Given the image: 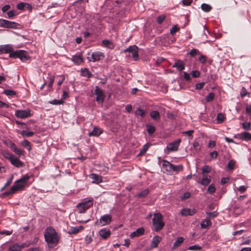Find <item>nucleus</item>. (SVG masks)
I'll list each match as a JSON object with an SVG mask.
<instances>
[{
	"instance_id": "nucleus-39",
	"label": "nucleus",
	"mask_w": 251,
	"mask_h": 251,
	"mask_svg": "<svg viewBox=\"0 0 251 251\" xmlns=\"http://www.w3.org/2000/svg\"><path fill=\"white\" fill-rule=\"evenodd\" d=\"M172 171L178 172L182 171L183 166L181 165H175L172 164Z\"/></svg>"
},
{
	"instance_id": "nucleus-17",
	"label": "nucleus",
	"mask_w": 251,
	"mask_h": 251,
	"mask_svg": "<svg viewBox=\"0 0 251 251\" xmlns=\"http://www.w3.org/2000/svg\"><path fill=\"white\" fill-rule=\"evenodd\" d=\"M93 199L92 198H88L84 199L80 203L84 206L85 209H88L93 205Z\"/></svg>"
},
{
	"instance_id": "nucleus-33",
	"label": "nucleus",
	"mask_w": 251,
	"mask_h": 251,
	"mask_svg": "<svg viewBox=\"0 0 251 251\" xmlns=\"http://www.w3.org/2000/svg\"><path fill=\"white\" fill-rule=\"evenodd\" d=\"M146 126L147 131L149 134L151 135L154 132L155 130V127L151 124L148 123L147 124Z\"/></svg>"
},
{
	"instance_id": "nucleus-18",
	"label": "nucleus",
	"mask_w": 251,
	"mask_h": 251,
	"mask_svg": "<svg viewBox=\"0 0 251 251\" xmlns=\"http://www.w3.org/2000/svg\"><path fill=\"white\" fill-rule=\"evenodd\" d=\"M72 60L76 65L81 64L83 61L81 54H75L73 56Z\"/></svg>"
},
{
	"instance_id": "nucleus-34",
	"label": "nucleus",
	"mask_w": 251,
	"mask_h": 251,
	"mask_svg": "<svg viewBox=\"0 0 251 251\" xmlns=\"http://www.w3.org/2000/svg\"><path fill=\"white\" fill-rule=\"evenodd\" d=\"M225 119V115L222 113H218L217 116V122L218 124L222 123Z\"/></svg>"
},
{
	"instance_id": "nucleus-53",
	"label": "nucleus",
	"mask_w": 251,
	"mask_h": 251,
	"mask_svg": "<svg viewBox=\"0 0 251 251\" xmlns=\"http://www.w3.org/2000/svg\"><path fill=\"white\" fill-rule=\"evenodd\" d=\"M179 29V27L177 25H175L172 28H171V29H170V33L172 35H174Z\"/></svg>"
},
{
	"instance_id": "nucleus-22",
	"label": "nucleus",
	"mask_w": 251,
	"mask_h": 251,
	"mask_svg": "<svg viewBox=\"0 0 251 251\" xmlns=\"http://www.w3.org/2000/svg\"><path fill=\"white\" fill-rule=\"evenodd\" d=\"M161 240V237L158 235L154 236L151 241V247L153 248H157Z\"/></svg>"
},
{
	"instance_id": "nucleus-9",
	"label": "nucleus",
	"mask_w": 251,
	"mask_h": 251,
	"mask_svg": "<svg viewBox=\"0 0 251 251\" xmlns=\"http://www.w3.org/2000/svg\"><path fill=\"white\" fill-rule=\"evenodd\" d=\"M15 116L20 118H26L31 116L30 110L26 109L25 110H16L15 114Z\"/></svg>"
},
{
	"instance_id": "nucleus-14",
	"label": "nucleus",
	"mask_w": 251,
	"mask_h": 251,
	"mask_svg": "<svg viewBox=\"0 0 251 251\" xmlns=\"http://www.w3.org/2000/svg\"><path fill=\"white\" fill-rule=\"evenodd\" d=\"M99 234L102 239H106L110 236L111 231L107 228H103L99 231Z\"/></svg>"
},
{
	"instance_id": "nucleus-50",
	"label": "nucleus",
	"mask_w": 251,
	"mask_h": 251,
	"mask_svg": "<svg viewBox=\"0 0 251 251\" xmlns=\"http://www.w3.org/2000/svg\"><path fill=\"white\" fill-rule=\"evenodd\" d=\"M200 54V52H199V51L198 50L195 49H193L191 50V51L189 52V54L192 57H194L196 55Z\"/></svg>"
},
{
	"instance_id": "nucleus-24",
	"label": "nucleus",
	"mask_w": 251,
	"mask_h": 251,
	"mask_svg": "<svg viewBox=\"0 0 251 251\" xmlns=\"http://www.w3.org/2000/svg\"><path fill=\"white\" fill-rule=\"evenodd\" d=\"M83 229V227L82 226H75V227H71L70 229L68 230V233L69 234H76L78 233L80 230Z\"/></svg>"
},
{
	"instance_id": "nucleus-54",
	"label": "nucleus",
	"mask_w": 251,
	"mask_h": 251,
	"mask_svg": "<svg viewBox=\"0 0 251 251\" xmlns=\"http://www.w3.org/2000/svg\"><path fill=\"white\" fill-rule=\"evenodd\" d=\"M166 16L164 15H162L158 16L157 18V22L159 24H162L165 19Z\"/></svg>"
},
{
	"instance_id": "nucleus-47",
	"label": "nucleus",
	"mask_w": 251,
	"mask_h": 251,
	"mask_svg": "<svg viewBox=\"0 0 251 251\" xmlns=\"http://www.w3.org/2000/svg\"><path fill=\"white\" fill-rule=\"evenodd\" d=\"M3 156L10 161L14 155L8 151H5L3 153Z\"/></svg>"
},
{
	"instance_id": "nucleus-55",
	"label": "nucleus",
	"mask_w": 251,
	"mask_h": 251,
	"mask_svg": "<svg viewBox=\"0 0 251 251\" xmlns=\"http://www.w3.org/2000/svg\"><path fill=\"white\" fill-rule=\"evenodd\" d=\"M7 17L8 18H11L16 15V12L15 10H10L7 12Z\"/></svg>"
},
{
	"instance_id": "nucleus-30",
	"label": "nucleus",
	"mask_w": 251,
	"mask_h": 251,
	"mask_svg": "<svg viewBox=\"0 0 251 251\" xmlns=\"http://www.w3.org/2000/svg\"><path fill=\"white\" fill-rule=\"evenodd\" d=\"M211 181V176H204L203 178L201 179V184L204 186H206L208 185Z\"/></svg>"
},
{
	"instance_id": "nucleus-3",
	"label": "nucleus",
	"mask_w": 251,
	"mask_h": 251,
	"mask_svg": "<svg viewBox=\"0 0 251 251\" xmlns=\"http://www.w3.org/2000/svg\"><path fill=\"white\" fill-rule=\"evenodd\" d=\"M162 219V215L160 213H158L154 214V217L152 219V225L155 231H160L163 228L165 224L163 222Z\"/></svg>"
},
{
	"instance_id": "nucleus-31",
	"label": "nucleus",
	"mask_w": 251,
	"mask_h": 251,
	"mask_svg": "<svg viewBox=\"0 0 251 251\" xmlns=\"http://www.w3.org/2000/svg\"><path fill=\"white\" fill-rule=\"evenodd\" d=\"M150 116L154 120L158 121L160 119L159 113L156 110L151 112Z\"/></svg>"
},
{
	"instance_id": "nucleus-41",
	"label": "nucleus",
	"mask_w": 251,
	"mask_h": 251,
	"mask_svg": "<svg viewBox=\"0 0 251 251\" xmlns=\"http://www.w3.org/2000/svg\"><path fill=\"white\" fill-rule=\"evenodd\" d=\"M149 193V190L147 189H146L141 192H140L138 195H137V197L138 198H143L145 197Z\"/></svg>"
},
{
	"instance_id": "nucleus-58",
	"label": "nucleus",
	"mask_w": 251,
	"mask_h": 251,
	"mask_svg": "<svg viewBox=\"0 0 251 251\" xmlns=\"http://www.w3.org/2000/svg\"><path fill=\"white\" fill-rule=\"evenodd\" d=\"M248 95H249V93L247 92V91L244 87H243L241 91V97L243 98Z\"/></svg>"
},
{
	"instance_id": "nucleus-48",
	"label": "nucleus",
	"mask_w": 251,
	"mask_h": 251,
	"mask_svg": "<svg viewBox=\"0 0 251 251\" xmlns=\"http://www.w3.org/2000/svg\"><path fill=\"white\" fill-rule=\"evenodd\" d=\"M235 161L233 160H230L227 164V168L228 170H232L234 167Z\"/></svg>"
},
{
	"instance_id": "nucleus-26",
	"label": "nucleus",
	"mask_w": 251,
	"mask_h": 251,
	"mask_svg": "<svg viewBox=\"0 0 251 251\" xmlns=\"http://www.w3.org/2000/svg\"><path fill=\"white\" fill-rule=\"evenodd\" d=\"M102 132V130L100 128L95 127L93 130L89 133L88 135L89 136H99Z\"/></svg>"
},
{
	"instance_id": "nucleus-40",
	"label": "nucleus",
	"mask_w": 251,
	"mask_h": 251,
	"mask_svg": "<svg viewBox=\"0 0 251 251\" xmlns=\"http://www.w3.org/2000/svg\"><path fill=\"white\" fill-rule=\"evenodd\" d=\"M215 97V94L213 93H209L208 95L205 97V100L206 102H211L213 100Z\"/></svg>"
},
{
	"instance_id": "nucleus-52",
	"label": "nucleus",
	"mask_w": 251,
	"mask_h": 251,
	"mask_svg": "<svg viewBox=\"0 0 251 251\" xmlns=\"http://www.w3.org/2000/svg\"><path fill=\"white\" fill-rule=\"evenodd\" d=\"M201 247L197 245H195L193 246H191L189 247L188 250L191 251H197V250H201Z\"/></svg>"
},
{
	"instance_id": "nucleus-49",
	"label": "nucleus",
	"mask_w": 251,
	"mask_h": 251,
	"mask_svg": "<svg viewBox=\"0 0 251 251\" xmlns=\"http://www.w3.org/2000/svg\"><path fill=\"white\" fill-rule=\"evenodd\" d=\"M215 191V188L213 184H210L207 189V192L212 194Z\"/></svg>"
},
{
	"instance_id": "nucleus-8",
	"label": "nucleus",
	"mask_w": 251,
	"mask_h": 251,
	"mask_svg": "<svg viewBox=\"0 0 251 251\" xmlns=\"http://www.w3.org/2000/svg\"><path fill=\"white\" fill-rule=\"evenodd\" d=\"M95 93L97 95L96 101L100 103H102L105 98L103 91L96 86L95 87Z\"/></svg>"
},
{
	"instance_id": "nucleus-23",
	"label": "nucleus",
	"mask_w": 251,
	"mask_h": 251,
	"mask_svg": "<svg viewBox=\"0 0 251 251\" xmlns=\"http://www.w3.org/2000/svg\"><path fill=\"white\" fill-rule=\"evenodd\" d=\"M184 238L182 237H178L177 238L176 241L174 243L172 247V250H175L179 247L184 242Z\"/></svg>"
},
{
	"instance_id": "nucleus-11",
	"label": "nucleus",
	"mask_w": 251,
	"mask_h": 251,
	"mask_svg": "<svg viewBox=\"0 0 251 251\" xmlns=\"http://www.w3.org/2000/svg\"><path fill=\"white\" fill-rule=\"evenodd\" d=\"M180 142L181 140L180 139H177L175 141L168 144L167 147V149L172 151H176Z\"/></svg>"
},
{
	"instance_id": "nucleus-36",
	"label": "nucleus",
	"mask_w": 251,
	"mask_h": 251,
	"mask_svg": "<svg viewBox=\"0 0 251 251\" xmlns=\"http://www.w3.org/2000/svg\"><path fill=\"white\" fill-rule=\"evenodd\" d=\"M81 74L82 76L88 77H90L92 76L91 72L87 68L82 69Z\"/></svg>"
},
{
	"instance_id": "nucleus-13",
	"label": "nucleus",
	"mask_w": 251,
	"mask_h": 251,
	"mask_svg": "<svg viewBox=\"0 0 251 251\" xmlns=\"http://www.w3.org/2000/svg\"><path fill=\"white\" fill-rule=\"evenodd\" d=\"M197 213V210L195 208H183L181 209L180 214L182 216H193Z\"/></svg>"
},
{
	"instance_id": "nucleus-35",
	"label": "nucleus",
	"mask_w": 251,
	"mask_h": 251,
	"mask_svg": "<svg viewBox=\"0 0 251 251\" xmlns=\"http://www.w3.org/2000/svg\"><path fill=\"white\" fill-rule=\"evenodd\" d=\"M201 8L203 11L208 12L212 9V7L208 4L202 3L201 5Z\"/></svg>"
},
{
	"instance_id": "nucleus-56",
	"label": "nucleus",
	"mask_w": 251,
	"mask_h": 251,
	"mask_svg": "<svg viewBox=\"0 0 251 251\" xmlns=\"http://www.w3.org/2000/svg\"><path fill=\"white\" fill-rule=\"evenodd\" d=\"M202 173H209L211 171V167L209 166H207V165H205L204 166H203L202 168Z\"/></svg>"
},
{
	"instance_id": "nucleus-7",
	"label": "nucleus",
	"mask_w": 251,
	"mask_h": 251,
	"mask_svg": "<svg viewBox=\"0 0 251 251\" xmlns=\"http://www.w3.org/2000/svg\"><path fill=\"white\" fill-rule=\"evenodd\" d=\"M104 58V54L100 51H96L92 53L87 59L89 61L96 62L103 59Z\"/></svg>"
},
{
	"instance_id": "nucleus-45",
	"label": "nucleus",
	"mask_w": 251,
	"mask_h": 251,
	"mask_svg": "<svg viewBox=\"0 0 251 251\" xmlns=\"http://www.w3.org/2000/svg\"><path fill=\"white\" fill-rule=\"evenodd\" d=\"M206 215L207 216V218L209 219L210 218L216 217L218 213L215 211L211 212H206Z\"/></svg>"
},
{
	"instance_id": "nucleus-29",
	"label": "nucleus",
	"mask_w": 251,
	"mask_h": 251,
	"mask_svg": "<svg viewBox=\"0 0 251 251\" xmlns=\"http://www.w3.org/2000/svg\"><path fill=\"white\" fill-rule=\"evenodd\" d=\"M163 167L168 172H172V164L169 161L164 160L162 164Z\"/></svg>"
},
{
	"instance_id": "nucleus-42",
	"label": "nucleus",
	"mask_w": 251,
	"mask_h": 251,
	"mask_svg": "<svg viewBox=\"0 0 251 251\" xmlns=\"http://www.w3.org/2000/svg\"><path fill=\"white\" fill-rule=\"evenodd\" d=\"M21 134L24 137H31L34 135V132L32 131H28L26 130H23L21 131Z\"/></svg>"
},
{
	"instance_id": "nucleus-43",
	"label": "nucleus",
	"mask_w": 251,
	"mask_h": 251,
	"mask_svg": "<svg viewBox=\"0 0 251 251\" xmlns=\"http://www.w3.org/2000/svg\"><path fill=\"white\" fill-rule=\"evenodd\" d=\"M76 208H77L79 213H83L86 210H87V209H85V207L80 203L77 204Z\"/></svg>"
},
{
	"instance_id": "nucleus-57",
	"label": "nucleus",
	"mask_w": 251,
	"mask_h": 251,
	"mask_svg": "<svg viewBox=\"0 0 251 251\" xmlns=\"http://www.w3.org/2000/svg\"><path fill=\"white\" fill-rule=\"evenodd\" d=\"M54 79H55V77L53 75H52L50 77V81L48 83V87L50 88H52L53 83H54Z\"/></svg>"
},
{
	"instance_id": "nucleus-28",
	"label": "nucleus",
	"mask_w": 251,
	"mask_h": 251,
	"mask_svg": "<svg viewBox=\"0 0 251 251\" xmlns=\"http://www.w3.org/2000/svg\"><path fill=\"white\" fill-rule=\"evenodd\" d=\"M211 224L212 223L210 220L207 218V219L201 221V228H207V227L210 226Z\"/></svg>"
},
{
	"instance_id": "nucleus-15",
	"label": "nucleus",
	"mask_w": 251,
	"mask_h": 251,
	"mask_svg": "<svg viewBox=\"0 0 251 251\" xmlns=\"http://www.w3.org/2000/svg\"><path fill=\"white\" fill-rule=\"evenodd\" d=\"M145 229L143 227L137 228L135 231L131 233L130 237L133 238L135 237H138L144 234Z\"/></svg>"
},
{
	"instance_id": "nucleus-51",
	"label": "nucleus",
	"mask_w": 251,
	"mask_h": 251,
	"mask_svg": "<svg viewBox=\"0 0 251 251\" xmlns=\"http://www.w3.org/2000/svg\"><path fill=\"white\" fill-rule=\"evenodd\" d=\"M64 102V101L62 100H53L50 101V103L54 105H59L61 104Z\"/></svg>"
},
{
	"instance_id": "nucleus-2",
	"label": "nucleus",
	"mask_w": 251,
	"mask_h": 251,
	"mask_svg": "<svg viewBox=\"0 0 251 251\" xmlns=\"http://www.w3.org/2000/svg\"><path fill=\"white\" fill-rule=\"evenodd\" d=\"M29 178V176H25L21 178L16 180L10 190L4 193V195L8 196L14 194L16 191L23 190Z\"/></svg>"
},
{
	"instance_id": "nucleus-21",
	"label": "nucleus",
	"mask_w": 251,
	"mask_h": 251,
	"mask_svg": "<svg viewBox=\"0 0 251 251\" xmlns=\"http://www.w3.org/2000/svg\"><path fill=\"white\" fill-rule=\"evenodd\" d=\"M238 136L239 138L245 141H249L251 140V134L247 132H244L238 134Z\"/></svg>"
},
{
	"instance_id": "nucleus-5",
	"label": "nucleus",
	"mask_w": 251,
	"mask_h": 251,
	"mask_svg": "<svg viewBox=\"0 0 251 251\" xmlns=\"http://www.w3.org/2000/svg\"><path fill=\"white\" fill-rule=\"evenodd\" d=\"M19 25L14 22L9 21L3 19H0V27L12 29H17Z\"/></svg>"
},
{
	"instance_id": "nucleus-32",
	"label": "nucleus",
	"mask_w": 251,
	"mask_h": 251,
	"mask_svg": "<svg viewBox=\"0 0 251 251\" xmlns=\"http://www.w3.org/2000/svg\"><path fill=\"white\" fill-rule=\"evenodd\" d=\"M102 43L103 46L109 49H113L114 47L113 44L108 40H104L102 41Z\"/></svg>"
},
{
	"instance_id": "nucleus-62",
	"label": "nucleus",
	"mask_w": 251,
	"mask_h": 251,
	"mask_svg": "<svg viewBox=\"0 0 251 251\" xmlns=\"http://www.w3.org/2000/svg\"><path fill=\"white\" fill-rule=\"evenodd\" d=\"M191 196V194L189 192H185L183 196L181 198L182 200H186L189 198Z\"/></svg>"
},
{
	"instance_id": "nucleus-38",
	"label": "nucleus",
	"mask_w": 251,
	"mask_h": 251,
	"mask_svg": "<svg viewBox=\"0 0 251 251\" xmlns=\"http://www.w3.org/2000/svg\"><path fill=\"white\" fill-rule=\"evenodd\" d=\"M150 147V145L148 144H145L144 145L142 149L140 150V151L139 153L138 154V156H141L145 154V153L147 151L148 149H149Z\"/></svg>"
},
{
	"instance_id": "nucleus-12",
	"label": "nucleus",
	"mask_w": 251,
	"mask_h": 251,
	"mask_svg": "<svg viewBox=\"0 0 251 251\" xmlns=\"http://www.w3.org/2000/svg\"><path fill=\"white\" fill-rule=\"evenodd\" d=\"M13 52V48L11 45H3L0 46V54L2 53H11Z\"/></svg>"
},
{
	"instance_id": "nucleus-59",
	"label": "nucleus",
	"mask_w": 251,
	"mask_h": 251,
	"mask_svg": "<svg viewBox=\"0 0 251 251\" xmlns=\"http://www.w3.org/2000/svg\"><path fill=\"white\" fill-rule=\"evenodd\" d=\"M243 127L246 130H249L250 128L251 124L249 122H244L242 124Z\"/></svg>"
},
{
	"instance_id": "nucleus-64",
	"label": "nucleus",
	"mask_w": 251,
	"mask_h": 251,
	"mask_svg": "<svg viewBox=\"0 0 251 251\" xmlns=\"http://www.w3.org/2000/svg\"><path fill=\"white\" fill-rule=\"evenodd\" d=\"M246 112L247 114H250L251 115V105L247 104L246 106Z\"/></svg>"
},
{
	"instance_id": "nucleus-60",
	"label": "nucleus",
	"mask_w": 251,
	"mask_h": 251,
	"mask_svg": "<svg viewBox=\"0 0 251 251\" xmlns=\"http://www.w3.org/2000/svg\"><path fill=\"white\" fill-rule=\"evenodd\" d=\"M247 189V186L243 185L237 188V190L239 191L240 193H243L246 191Z\"/></svg>"
},
{
	"instance_id": "nucleus-10",
	"label": "nucleus",
	"mask_w": 251,
	"mask_h": 251,
	"mask_svg": "<svg viewBox=\"0 0 251 251\" xmlns=\"http://www.w3.org/2000/svg\"><path fill=\"white\" fill-rule=\"evenodd\" d=\"M138 48L135 45L129 46L125 50V51H128L131 53L132 57L135 60L138 58Z\"/></svg>"
},
{
	"instance_id": "nucleus-63",
	"label": "nucleus",
	"mask_w": 251,
	"mask_h": 251,
	"mask_svg": "<svg viewBox=\"0 0 251 251\" xmlns=\"http://www.w3.org/2000/svg\"><path fill=\"white\" fill-rule=\"evenodd\" d=\"M218 154V152L216 151H214L210 153V157L213 159H215L217 158Z\"/></svg>"
},
{
	"instance_id": "nucleus-16",
	"label": "nucleus",
	"mask_w": 251,
	"mask_h": 251,
	"mask_svg": "<svg viewBox=\"0 0 251 251\" xmlns=\"http://www.w3.org/2000/svg\"><path fill=\"white\" fill-rule=\"evenodd\" d=\"M10 161L13 166L18 168L22 167L24 166V163L15 155L12 157V159Z\"/></svg>"
},
{
	"instance_id": "nucleus-1",
	"label": "nucleus",
	"mask_w": 251,
	"mask_h": 251,
	"mask_svg": "<svg viewBox=\"0 0 251 251\" xmlns=\"http://www.w3.org/2000/svg\"><path fill=\"white\" fill-rule=\"evenodd\" d=\"M45 241L50 248H52L58 244L60 236L52 227H47L44 233Z\"/></svg>"
},
{
	"instance_id": "nucleus-44",
	"label": "nucleus",
	"mask_w": 251,
	"mask_h": 251,
	"mask_svg": "<svg viewBox=\"0 0 251 251\" xmlns=\"http://www.w3.org/2000/svg\"><path fill=\"white\" fill-rule=\"evenodd\" d=\"M3 93L8 96H15L16 94L15 91L12 90H5L3 91Z\"/></svg>"
},
{
	"instance_id": "nucleus-20",
	"label": "nucleus",
	"mask_w": 251,
	"mask_h": 251,
	"mask_svg": "<svg viewBox=\"0 0 251 251\" xmlns=\"http://www.w3.org/2000/svg\"><path fill=\"white\" fill-rule=\"evenodd\" d=\"M173 67L176 68L179 71H182L185 68V65L182 60H178L173 64Z\"/></svg>"
},
{
	"instance_id": "nucleus-61",
	"label": "nucleus",
	"mask_w": 251,
	"mask_h": 251,
	"mask_svg": "<svg viewBox=\"0 0 251 251\" xmlns=\"http://www.w3.org/2000/svg\"><path fill=\"white\" fill-rule=\"evenodd\" d=\"M199 61L201 63L204 64L206 62V57L204 55L201 54L199 58Z\"/></svg>"
},
{
	"instance_id": "nucleus-25",
	"label": "nucleus",
	"mask_w": 251,
	"mask_h": 251,
	"mask_svg": "<svg viewBox=\"0 0 251 251\" xmlns=\"http://www.w3.org/2000/svg\"><path fill=\"white\" fill-rule=\"evenodd\" d=\"M25 247L24 244L19 245L18 244H15L9 247L8 251H21Z\"/></svg>"
},
{
	"instance_id": "nucleus-37",
	"label": "nucleus",
	"mask_w": 251,
	"mask_h": 251,
	"mask_svg": "<svg viewBox=\"0 0 251 251\" xmlns=\"http://www.w3.org/2000/svg\"><path fill=\"white\" fill-rule=\"evenodd\" d=\"M21 145L28 151H30L31 149L30 147V143L27 140H24L23 141H22Z\"/></svg>"
},
{
	"instance_id": "nucleus-46",
	"label": "nucleus",
	"mask_w": 251,
	"mask_h": 251,
	"mask_svg": "<svg viewBox=\"0 0 251 251\" xmlns=\"http://www.w3.org/2000/svg\"><path fill=\"white\" fill-rule=\"evenodd\" d=\"M145 110L140 108H138L135 111V114L137 115H140L141 117H144L145 114Z\"/></svg>"
},
{
	"instance_id": "nucleus-4",
	"label": "nucleus",
	"mask_w": 251,
	"mask_h": 251,
	"mask_svg": "<svg viewBox=\"0 0 251 251\" xmlns=\"http://www.w3.org/2000/svg\"><path fill=\"white\" fill-rule=\"evenodd\" d=\"M9 57L11 58H19L22 61H26L29 58L27 52L23 50L13 51L9 54Z\"/></svg>"
},
{
	"instance_id": "nucleus-27",
	"label": "nucleus",
	"mask_w": 251,
	"mask_h": 251,
	"mask_svg": "<svg viewBox=\"0 0 251 251\" xmlns=\"http://www.w3.org/2000/svg\"><path fill=\"white\" fill-rule=\"evenodd\" d=\"M11 149L15 153L19 155H21L23 154V151L17 148L14 143H12L11 145Z\"/></svg>"
},
{
	"instance_id": "nucleus-19",
	"label": "nucleus",
	"mask_w": 251,
	"mask_h": 251,
	"mask_svg": "<svg viewBox=\"0 0 251 251\" xmlns=\"http://www.w3.org/2000/svg\"><path fill=\"white\" fill-rule=\"evenodd\" d=\"M89 178L92 179V183H99L102 181L101 177L95 174H91L89 175Z\"/></svg>"
},
{
	"instance_id": "nucleus-6",
	"label": "nucleus",
	"mask_w": 251,
	"mask_h": 251,
	"mask_svg": "<svg viewBox=\"0 0 251 251\" xmlns=\"http://www.w3.org/2000/svg\"><path fill=\"white\" fill-rule=\"evenodd\" d=\"M112 221V216L109 214H105L100 217L99 221L96 222V224L100 226H104L109 225Z\"/></svg>"
}]
</instances>
